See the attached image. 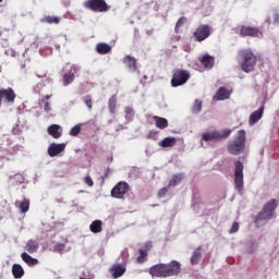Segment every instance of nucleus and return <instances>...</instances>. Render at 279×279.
<instances>
[{
  "mask_svg": "<svg viewBox=\"0 0 279 279\" xmlns=\"http://www.w3.org/2000/svg\"><path fill=\"white\" fill-rule=\"evenodd\" d=\"M182 271V265L178 260L169 264H157L150 267L149 274L153 278H171Z\"/></svg>",
  "mask_w": 279,
  "mask_h": 279,
  "instance_id": "f257e3e1",
  "label": "nucleus"
},
{
  "mask_svg": "<svg viewBox=\"0 0 279 279\" xmlns=\"http://www.w3.org/2000/svg\"><path fill=\"white\" fill-rule=\"evenodd\" d=\"M245 130L238 131L236 135L228 143L227 149L229 154H232V156L243 154L245 151Z\"/></svg>",
  "mask_w": 279,
  "mask_h": 279,
  "instance_id": "f03ea898",
  "label": "nucleus"
},
{
  "mask_svg": "<svg viewBox=\"0 0 279 279\" xmlns=\"http://www.w3.org/2000/svg\"><path fill=\"white\" fill-rule=\"evenodd\" d=\"M276 208H278V201L276 199H270L264 205L262 211H259L255 218L257 228H262V226H265V223H267V221L274 217Z\"/></svg>",
  "mask_w": 279,
  "mask_h": 279,
  "instance_id": "7ed1b4c3",
  "label": "nucleus"
},
{
  "mask_svg": "<svg viewBox=\"0 0 279 279\" xmlns=\"http://www.w3.org/2000/svg\"><path fill=\"white\" fill-rule=\"evenodd\" d=\"M240 66L244 73L254 71V66H256V56H254L252 50L240 51Z\"/></svg>",
  "mask_w": 279,
  "mask_h": 279,
  "instance_id": "20e7f679",
  "label": "nucleus"
},
{
  "mask_svg": "<svg viewBox=\"0 0 279 279\" xmlns=\"http://www.w3.org/2000/svg\"><path fill=\"white\" fill-rule=\"evenodd\" d=\"M191 80V73L187 70H174L171 78L172 88L184 86Z\"/></svg>",
  "mask_w": 279,
  "mask_h": 279,
  "instance_id": "39448f33",
  "label": "nucleus"
},
{
  "mask_svg": "<svg viewBox=\"0 0 279 279\" xmlns=\"http://www.w3.org/2000/svg\"><path fill=\"white\" fill-rule=\"evenodd\" d=\"M125 271H128V253H122V262L113 264L109 268V274H111L113 279L121 278Z\"/></svg>",
  "mask_w": 279,
  "mask_h": 279,
  "instance_id": "423d86ee",
  "label": "nucleus"
},
{
  "mask_svg": "<svg viewBox=\"0 0 279 279\" xmlns=\"http://www.w3.org/2000/svg\"><path fill=\"white\" fill-rule=\"evenodd\" d=\"M232 134V130L230 129H225L222 131H210V132H205L202 135V141L205 142H210V141H221L223 138H228Z\"/></svg>",
  "mask_w": 279,
  "mask_h": 279,
  "instance_id": "0eeeda50",
  "label": "nucleus"
},
{
  "mask_svg": "<svg viewBox=\"0 0 279 279\" xmlns=\"http://www.w3.org/2000/svg\"><path fill=\"white\" fill-rule=\"evenodd\" d=\"M84 7L92 10V12H108L110 10L106 0H86Z\"/></svg>",
  "mask_w": 279,
  "mask_h": 279,
  "instance_id": "6e6552de",
  "label": "nucleus"
},
{
  "mask_svg": "<svg viewBox=\"0 0 279 279\" xmlns=\"http://www.w3.org/2000/svg\"><path fill=\"white\" fill-rule=\"evenodd\" d=\"M213 34V28L208 24L199 25L193 33V38L196 43H204Z\"/></svg>",
  "mask_w": 279,
  "mask_h": 279,
  "instance_id": "1a4fd4ad",
  "label": "nucleus"
},
{
  "mask_svg": "<svg viewBox=\"0 0 279 279\" xmlns=\"http://www.w3.org/2000/svg\"><path fill=\"white\" fill-rule=\"evenodd\" d=\"M234 186L235 190L241 193L243 191L244 182H243V162L235 161L234 162Z\"/></svg>",
  "mask_w": 279,
  "mask_h": 279,
  "instance_id": "9d476101",
  "label": "nucleus"
},
{
  "mask_svg": "<svg viewBox=\"0 0 279 279\" xmlns=\"http://www.w3.org/2000/svg\"><path fill=\"white\" fill-rule=\"evenodd\" d=\"M82 71V66L72 64L63 74V86H69L75 81V76Z\"/></svg>",
  "mask_w": 279,
  "mask_h": 279,
  "instance_id": "9b49d317",
  "label": "nucleus"
},
{
  "mask_svg": "<svg viewBox=\"0 0 279 279\" xmlns=\"http://www.w3.org/2000/svg\"><path fill=\"white\" fill-rule=\"evenodd\" d=\"M130 191V184L125 181H120L112 190L111 195L116 197V199H123L125 197V193Z\"/></svg>",
  "mask_w": 279,
  "mask_h": 279,
  "instance_id": "f8f14e48",
  "label": "nucleus"
},
{
  "mask_svg": "<svg viewBox=\"0 0 279 279\" xmlns=\"http://www.w3.org/2000/svg\"><path fill=\"white\" fill-rule=\"evenodd\" d=\"M240 36H251L252 38H263V32L252 26H242L240 29Z\"/></svg>",
  "mask_w": 279,
  "mask_h": 279,
  "instance_id": "ddd939ff",
  "label": "nucleus"
},
{
  "mask_svg": "<svg viewBox=\"0 0 279 279\" xmlns=\"http://www.w3.org/2000/svg\"><path fill=\"white\" fill-rule=\"evenodd\" d=\"M52 86H51V82L49 81H41L40 83H38L34 88V93H36L37 95H41L45 96L47 95V93H51L52 90Z\"/></svg>",
  "mask_w": 279,
  "mask_h": 279,
  "instance_id": "4468645a",
  "label": "nucleus"
},
{
  "mask_svg": "<svg viewBox=\"0 0 279 279\" xmlns=\"http://www.w3.org/2000/svg\"><path fill=\"white\" fill-rule=\"evenodd\" d=\"M263 114H265V104H263L257 110L251 113L248 118V125L251 128L256 125V123L263 119Z\"/></svg>",
  "mask_w": 279,
  "mask_h": 279,
  "instance_id": "2eb2a0df",
  "label": "nucleus"
},
{
  "mask_svg": "<svg viewBox=\"0 0 279 279\" xmlns=\"http://www.w3.org/2000/svg\"><path fill=\"white\" fill-rule=\"evenodd\" d=\"M64 149H66V144L52 143L48 147V156H50V158H56V156H58L59 154H62V151H64Z\"/></svg>",
  "mask_w": 279,
  "mask_h": 279,
  "instance_id": "dca6fc26",
  "label": "nucleus"
},
{
  "mask_svg": "<svg viewBox=\"0 0 279 279\" xmlns=\"http://www.w3.org/2000/svg\"><path fill=\"white\" fill-rule=\"evenodd\" d=\"M230 95H232V93H230L228 88L220 87L214 96V99H216V101H226V99H230Z\"/></svg>",
  "mask_w": 279,
  "mask_h": 279,
  "instance_id": "f3484780",
  "label": "nucleus"
},
{
  "mask_svg": "<svg viewBox=\"0 0 279 279\" xmlns=\"http://www.w3.org/2000/svg\"><path fill=\"white\" fill-rule=\"evenodd\" d=\"M48 134L52 136V138H60V136H62V126L59 124H51L48 126Z\"/></svg>",
  "mask_w": 279,
  "mask_h": 279,
  "instance_id": "a211bd4d",
  "label": "nucleus"
},
{
  "mask_svg": "<svg viewBox=\"0 0 279 279\" xmlns=\"http://www.w3.org/2000/svg\"><path fill=\"white\" fill-rule=\"evenodd\" d=\"M199 61L205 66V69H213V66H215V57H213L208 53L201 57Z\"/></svg>",
  "mask_w": 279,
  "mask_h": 279,
  "instance_id": "6ab92c4d",
  "label": "nucleus"
},
{
  "mask_svg": "<svg viewBox=\"0 0 279 279\" xmlns=\"http://www.w3.org/2000/svg\"><path fill=\"white\" fill-rule=\"evenodd\" d=\"M96 51L100 56H106V53H110V51H112V46H110L106 43H99L96 46Z\"/></svg>",
  "mask_w": 279,
  "mask_h": 279,
  "instance_id": "aec40b11",
  "label": "nucleus"
},
{
  "mask_svg": "<svg viewBox=\"0 0 279 279\" xmlns=\"http://www.w3.org/2000/svg\"><path fill=\"white\" fill-rule=\"evenodd\" d=\"M21 258L24 263H26V265H28V267H36V265H38V259L32 257L29 254L25 252L21 254Z\"/></svg>",
  "mask_w": 279,
  "mask_h": 279,
  "instance_id": "412c9836",
  "label": "nucleus"
},
{
  "mask_svg": "<svg viewBox=\"0 0 279 279\" xmlns=\"http://www.w3.org/2000/svg\"><path fill=\"white\" fill-rule=\"evenodd\" d=\"M16 208H19L20 213L25 214L29 210V198H24L23 201L15 202Z\"/></svg>",
  "mask_w": 279,
  "mask_h": 279,
  "instance_id": "4be33fe9",
  "label": "nucleus"
},
{
  "mask_svg": "<svg viewBox=\"0 0 279 279\" xmlns=\"http://www.w3.org/2000/svg\"><path fill=\"white\" fill-rule=\"evenodd\" d=\"M104 228V222L101 220H94L90 226L89 230L93 232V234H99Z\"/></svg>",
  "mask_w": 279,
  "mask_h": 279,
  "instance_id": "5701e85b",
  "label": "nucleus"
},
{
  "mask_svg": "<svg viewBox=\"0 0 279 279\" xmlns=\"http://www.w3.org/2000/svg\"><path fill=\"white\" fill-rule=\"evenodd\" d=\"M124 64L128 66L131 73H134V71H136V59L134 57L126 56L124 58Z\"/></svg>",
  "mask_w": 279,
  "mask_h": 279,
  "instance_id": "b1692460",
  "label": "nucleus"
},
{
  "mask_svg": "<svg viewBox=\"0 0 279 279\" xmlns=\"http://www.w3.org/2000/svg\"><path fill=\"white\" fill-rule=\"evenodd\" d=\"M39 244L36 240H29L26 243L25 250L28 252V254H36L38 252Z\"/></svg>",
  "mask_w": 279,
  "mask_h": 279,
  "instance_id": "393cba45",
  "label": "nucleus"
},
{
  "mask_svg": "<svg viewBox=\"0 0 279 279\" xmlns=\"http://www.w3.org/2000/svg\"><path fill=\"white\" fill-rule=\"evenodd\" d=\"M202 246H198L191 256V265H199V262L202 260Z\"/></svg>",
  "mask_w": 279,
  "mask_h": 279,
  "instance_id": "a878e982",
  "label": "nucleus"
},
{
  "mask_svg": "<svg viewBox=\"0 0 279 279\" xmlns=\"http://www.w3.org/2000/svg\"><path fill=\"white\" fill-rule=\"evenodd\" d=\"M12 274H13V278H21L22 276H25V270L23 269V266H21L20 264H14L12 266Z\"/></svg>",
  "mask_w": 279,
  "mask_h": 279,
  "instance_id": "bb28decb",
  "label": "nucleus"
},
{
  "mask_svg": "<svg viewBox=\"0 0 279 279\" xmlns=\"http://www.w3.org/2000/svg\"><path fill=\"white\" fill-rule=\"evenodd\" d=\"M182 180H184V174H174L168 184V189H174V186H178Z\"/></svg>",
  "mask_w": 279,
  "mask_h": 279,
  "instance_id": "cd10ccee",
  "label": "nucleus"
},
{
  "mask_svg": "<svg viewBox=\"0 0 279 279\" xmlns=\"http://www.w3.org/2000/svg\"><path fill=\"white\" fill-rule=\"evenodd\" d=\"M135 112L132 107L124 108V119L128 123H132L134 121Z\"/></svg>",
  "mask_w": 279,
  "mask_h": 279,
  "instance_id": "c85d7f7f",
  "label": "nucleus"
},
{
  "mask_svg": "<svg viewBox=\"0 0 279 279\" xmlns=\"http://www.w3.org/2000/svg\"><path fill=\"white\" fill-rule=\"evenodd\" d=\"M108 108H109L110 114H114L117 112V94L112 95L109 98Z\"/></svg>",
  "mask_w": 279,
  "mask_h": 279,
  "instance_id": "c756f323",
  "label": "nucleus"
},
{
  "mask_svg": "<svg viewBox=\"0 0 279 279\" xmlns=\"http://www.w3.org/2000/svg\"><path fill=\"white\" fill-rule=\"evenodd\" d=\"M155 123H156L157 128H159L160 130H165V128H168V125H169V121H167V119L160 118V117H155Z\"/></svg>",
  "mask_w": 279,
  "mask_h": 279,
  "instance_id": "7c9ffc66",
  "label": "nucleus"
},
{
  "mask_svg": "<svg viewBox=\"0 0 279 279\" xmlns=\"http://www.w3.org/2000/svg\"><path fill=\"white\" fill-rule=\"evenodd\" d=\"M160 147H173L175 145V137H166L159 142Z\"/></svg>",
  "mask_w": 279,
  "mask_h": 279,
  "instance_id": "2f4dec72",
  "label": "nucleus"
},
{
  "mask_svg": "<svg viewBox=\"0 0 279 279\" xmlns=\"http://www.w3.org/2000/svg\"><path fill=\"white\" fill-rule=\"evenodd\" d=\"M202 106L203 102L199 99H196L192 106V114H199V112H202Z\"/></svg>",
  "mask_w": 279,
  "mask_h": 279,
  "instance_id": "473e14b6",
  "label": "nucleus"
},
{
  "mask_svg": "<svg viewBox=\"0 0 279 279\" xmlns=\"http://www.w3.org/2000/svg\"><path fill=\"white\" fill-rule=\"evenodd\" d=\"M41 22L49 23V25H58V23H60V17L48 15L45 19H43Z\"/></svg>",
  "mask_w": 279,
  "mask_h": 279,
  "instance_id": "72a5a7b5",
  "label": "nucleus"
},
{
  "mask_svg": "<svg viewBox=\"0 0 279 279\" xmlns=\"http://www.w3.org/2000/svg\"><path fill=\"white\" fill-rule=\"evenodd\" d=\"M82 101L88 108V110H93V96L86 95L82 98Z\"/></svg>",
  "mask_w": 279,
  "mask_h": 279,
  "instance_id": "f704fd0d",
  "label": "nucleus"
},
{
  "mask_svg": "<svg viewBox=\"0 0 279 279\" xmlns=\"http://www.w3.org/2000/svg\"><path fill=\"white\" fill-rule=\"evenodd\" d=\"M147 260V251L140 248V255L137 257V263H145Z\"/></svg>",
  "mask_w": 279,
  "mask_h": 279,
  "instance_id": "c9c22d12",
  "label": "nucleus"
},
{
  "mask_svg": "<svg viewBox=\"0 0 279 279\" xmlns=\"http://www.w3.org/2000/svg\"><path fill=\"white\" fill-rule=\"evenodd\" d=\"M82 132V125L76 124L70 130V136H77Z\"/></svg>",
  "mask_w": 279,
  "mask_h": 279,
  "instance_id": "e433bc0d",
  "label": "nucleus"
},
{
  "mask_svg": "<svg viewBox=\"0 0 279 279\" xmlns=\"http://www.w3.org/2000/svg\"><path fill=\"white\" fill-rule=\"evenodd\" d=\"M13 179L17 184H23L25 182V177H23V174H15Z\"/></svg>",
  "mask_w": 279,
  "mask_h": 279,
  "instance_id": "4c0bfd02",
  "label": "nucleus"
},
{
  "mask_svg": "<svg viewBox=\"0 0 279 279\" xmlns=\"http://www.w3.org/2000/svg\"><path fill=\"white\" fill-rule=\"evenodd\" d=\"M184 21H186L185 17H180L178 21H177V24H175V33L178 34V29H180V27H182V25H184Z\"/></svg>",
  "mask_w": 279,
  "mask_h": 279,
  "instance_id": "58836bf2",
  "label": "nucleus"
},
{
  "mask_svg": "<svg viewBox=\"0 0 279 279\" xmlns=\"http://www.w3.org/2000/svg\"><path fill=\"white\" fill-rule=\"evenodd\" d=\"M229 232L230 234H234L235 232H239V222H234Z\"/></svg>",
  "mask_w": 279,
  "mask_h": 279,
  "instance_id": "ea45409f",
  "label": "nucleus"
},
{
  "mask_svg": "<svg viewBox=\"0 0 279 279\" xmlns=\"http://www.w3.org/2000/svg\"><path fill=\"white\" fill-rule=\"evenodd\" d=\"M44 110L45 112H47L49 114V112H51V105L49 104V101H45L44 102Z\"/></svg>",
  "mask_w": 279,
  "mask_h": 279,
  "instance_id": "a19ab883",
  "label": "nucleus"
},
{
  "mask_svg": "<svg viewBox=\"0 0 279 279\" xmlns=\"http://www.w3.org/2000/svg\"><path fill=\"white\" fill-rule=\"evenodd\" d=\"M168 191H169V187H162L161 190H159L158 196L159 197H165V195H167Z\"/></svg>",
  "mask_w": 279,
  "mask_h": 279,
  "instance_id": "79ce46f5",
  "label": "nucleus"
},
{
  "mask_svg": "<svg viewBox=\"0 0 279 279\" xmlns=\"http://www.w3.org/2000/svg\"><path fill=\"white\" fill-rule=\"evenodd\" d=\"M85 183L87 184V186H93L95 184L93 182V178H90V177H86L85 178Z\"/></svg>",
  "mask_w": 279,
  "mask_h": 279,
  "instance_id": "37998d69",
  "label": "nucleus"
},
{
  "mask_svg": "<svg viewBox=\"0 0 279 279\" xmlns=\"http://www.w3.org/2000/svg\"><path fill=\"white\" fill-rule=\"evenodd\" d=\"M274 25H279V13H275L272 16Z\"/></svg>",
  "mask_w": 279,
  "mask_h": 279,
  "instance_id": "c03bdc74",
  "label": "nucleus"
},
{
  "mask_svg": "<svg viewBox=\"0 0 279 279\" xmlns=\"http://www.w3.org/2000/svg\"><path fill=\"white\" fill-rule=\"evenodd\" d=\"M56 252H62L64 251V244H57L54 247Z\"/></svg>",
  "mask_w": 279,
  "mask_h": 279,
  "instance_id": "a18cd8bd",
  "label": "nucleus"
},
{
  "mask_svg": "<svg viewBox=\"0 0 279 279\" xmlns=\"http://www.w3.org/2000/svg\"><path fill=\"white\" fill-rule=\"evenodd\" d=\"M251 245H252V248L248 251L250 254H252L256 250V247H258V244L256 242H252Z\"/></svg>",
  "mask_w": 279,
  "mask_h": 279,
  "instance_id": "49530a36",
  "label": "nucleus"
},
{
  "mask_svg": "<svg viewBox=\"0 0 279 279\" xmlns=\"http://www.w3.org/2000/svg\"><path fill=\"white\" fill-rule=\"evenodd\" d=\"M51 97H52V95L51 94H49V93H47L45 96H44V99H51Z\"/></svg>",
  "mask_w": 279,
  "mask_h": 279,
  "instance_id": "de8ad7c7",
  "label": "nucleus"
},
{
  "mask_svg": "<svg viewBox=\"0 0 279 279\" xmlns=\"http://www.w3.org/2000/svg\"><path fill=\"white\" fill-rule=\"evenodd\" d=\"M54 47L58 49V51H60V44H56Z\"/></svg>",
  "mask_w": 279,
  "mask_h": 279,
  "instance_id": "09e8293b",
  "label": "nucleus"
},
{
  "mask_svg": "<svg viewBox=\"0 0 279 279\" xmlns=\"http://www.w3.org/2000/svg\"><path fill=\"white\" fill-rule=\"evenodd\" d=\"M13 56H16V52L15 51H12Z\"/></svg>",
  "mask_w": 279,
  "mask_h": 279,
  "instance_id": "8fccbe9b",
  "label": "nucleus"
},
{
  "mask_svg": "<svg viewBox=\"0 0 279 279\" xmlns=\"http://www.w3.org/2000/svg\"><path fill=\"white\" fill-rule=\"evenodd\" d=\"M51 51H52V49H51V48H49V53H51Z\"/></svg>",
  "mask_w": 279,
  "mask_h": 279,
  "instance_id": "3c124183",
  "label": "nucleus"
},
{
  "mask_svg": "<svg viewBox=\"0 0 279 279\" xmlns=\"http://www.w3.org/2000/svg\"><path fill=\"white\" fill-rule=\"evenodd\" d=\"M185 51H190V49H189V48H186V49H185Z\"/></svg>",
  "mask_w": 279,
  "mask_h": 279,
  "instance_id": "603ef678",
  "label": "nucleus"
},
{
  "mask_svg": "<svg viewBox=\"0 0 279 279\" xmlns=\"http://www.w3.org/2000/svg\"><path fill=\"white\" fill-rule=\"evenodd\" d=\"M40 53H41V56L44 54V53H43V50H40Z\"/></svg>",
  "mask_w": 279,
  "mask_h": 279,
  "instance_id": "864d4df0",
  "label": "nucleus"
},
{
  "mask_svg": "<svg viewBox=\"0 0 279 279\" xmlns=\"http://www.w3.org/2000/svg\"><path fill=\"white\" fill-rule=\"evenodd\" d=\"M57 202H60V199H57Z\"/></svg>",
  "mask_w": 279,
  "mask_h": 279,
  "instance_id": "5fc2aeb1",
  "label": "nucleus"
},
{
  "mask_svg": "<svg viewBox=\"0 0 279 279\" xmlns=\"http://www.w3.org/2000/svg\"><path fill=\"white\" fill-rule=\"evenodd\" d=\"M1 1H3V0H0V3H1Z\"/></svg>",
  "mask_w": 279,
  "mask_h": 279,
  "instance_id": "6e6d98bb",
  "label": "nucleus"
},
{
  "mask_svg": "<svg viewBox=\"0 0 279 279\" xmlns=\"http://www.w3.org/2000/svg\"><path fill=\"white\" fill-rule=\"evenodd\" d=\"M0 73H1V68H0Z\"/></svg>",
  "mask_w": 279,
  "mask_h": 279,
  "instance_id": "4d7b16f0",
  "label": "nucleus"
}]
</instances>
